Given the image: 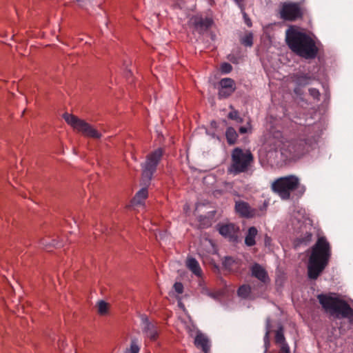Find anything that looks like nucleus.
Segmentation results:
<instances>
[{
  "label": "nucleus",
  "instance_id": "f257e3e1",
  "mask_svg": "<svg viewBox=\"0 0 353 353\" xmlns=\"http://www.w3.org/2000/svg\"><path fill=\"white\" fill-rule=\"evenodd\" d=\"M285 40L293 52L305 59H313L319 53V48L312 37L294 26L286 30Z\"/></svg>",
  "mask_w": 353,
  "mask_h": 353
},
{
  "label": "nucleus",
  "instance_id": "f03ea898",
  "mask_svg": "<svg viewBox=\"0 0 353 353\" xmlns=\"http://www.w3.org/2000/svg\"><path fill=\"white\" fill-rule=\"evenodd\" d=\"M332 254L331 245L325 236L319 237L312 246L307 263V276L316 280L328 265Z\"/></svg>",
  "mask_w": 353,
  "mask_h": 353
},
{
  "label": "nucleus",
  "instance_id": "7ed1b4c3",
  "mask_svg": "<svg viewBox=\"0 0 353 353\" xmlns=\"http://www.w3.org/2000/svg\"><path fill=\"white\" fill-rule=\"evenodd\" d=\"M317 139L315 137L307 138H296L285 140L282 142L280 151L281 155L286 159L292 160L300 158L306 153Z\"/></svg>",
  "mask_w": 353,
  "mask_h": 353
},
{
  "label": "nucleus",
  "instance_id": "20e7f679",
  "mask_svg": "<svg viewBox=\"0 0 353 353\" xmlns=\"http://www.w3.org/2000/svg\"><path fill=\"white\" fill-rule=\"evenodd\" d=\"M254 163V157L248 149L234 148L231 152V163L228 172L233 175L248 173L252 171Z\"/></svg>",
  "mask_w": 353,
  "mask_h": 353
},
{
  "label": "nucleus",
  "instance_id": "39448f33",
  "mask_svg": "<svg viewBox=\"0 0 353 353\" xmlns=\"http://www.w3.org/2000/svg\"><path fill=\"white\" fill-rule=\"evenodd\" d=\"M317 299L326 312L353 322V309L345 301L323 294H319Z\"/></svg>",
  "mask_w": 353,
  "mask_h": 353
},
{
  "label": "nucleus",
  "instance_id": "423d86ee",
  "mask_svg": "<svg viewBox=\"0 0 353 353\" xmlns=\"http://www.w3.org/2000/svg\"><path fill=\"white\" fill-rule=\"evenodd\" d=\"M164 154L163 149L159 148L149 153L145 162L141 163V184L148 186L157 170V168Z\"/></svg>",
  "mask_w": 353,
  "mask_h": 353
},
{
  "label": "nucleus",
  "instance_id": "0eeeda50",
  "mask_svg": "<svg viewBox=\"0 0 353 353\" xmlns=\"http://www.w3.org/2000/svg\"><path fill=\"white\" fill-rule=\"evenodd\" d=\"M299 179L294 175L280 177L275 180L271 185L273 192L277 193L282 199L290 198L291 192L298 188Z\"/></svg>",
  "mask_w": 353,
  "mask_h": 353
},
{
  "label": "nucleus",
  "instance_id": "6e6552de",
  "mask_svg": "<svg viewBox=\"0 0 353 353\" xmlns=\"http://www.w3.org/2000/svg\"><path fill=\"white\" fill-rule=\"evenodd\" d=\"M63 119L68 124L70 125L75 130L81 132L85 137L93 139H100L101 137V134L90 124L73 114L65 113Z\"/></svg>",
  "mask_w": 353,
  "mask_h": 353
},
{
  "label": "nucleus",
  "instance_id": "1a4fd4ad",
  "mask_svg": "<svg viewBox=\"0 0 353 353\" xmlns=\"http://www.w3.org/2000/svg\"><path fill=\"white\" fill-rule=\"evenodd\" d=\"M279 14L281 19L285 21H295L302 19L303 10L300 2H284L281 4Z\"/></svg>",
  "mask_w": 353,
  "mask_h": 353
},
{
  "label": "nucleus",
  "instance_id": "9d476101",
  "mask_svg": "<svg viewBox=\"0 0 353 353\" xmlns=\"http://www.w3.org/2000/svg\"><path fill=\"white\" fill-rule=\"evenodd\" d=\"M213 24V21L210 17H203L201 15H194L188 21L189 27L199 34L207 32Z\"/></svg>",
  "mask_w": 353,
  "mask_h": 353
},
{
  "label": "nucleus",
  "instance_id": "9b49d317",
  "mask_svg": "<svg viewBox=\"0 0 353 353\" xmlns=\"http://www.w3.org/2000/svg\"><path fill=\"white\" fill-rule=\"evenodd\" d=\"M291 79L296 85L294 92L297 95H301L303 94L301 88L310 85L316 79V77L310 73L299 72L293 74Z\"/></svg>",
  "mask_w": 353,
  "mask_h": 353
},
{
  "label": "nucleus",
  "instance_id": "f8f14e48",
  "mask_svg": "<svg viewBox=\"0 0 353 353\" xmlns=\"http://www.w3.org/2000/svg\"><path fill=\"white\" fill-rule=\"evenodd\" d=\"M142 331L151 341H156L159 336V330L155 323L150 322L147 317L142 318Z\"/></svg>",
  "mask_w": 353,
  "mask_h": 353
},
{
  "label": "nucleus",
  "instance_id": "ddd939ff",
  "mask_svg": "<svg viewBox=\"0 0 353 353\" xmlns=\"http://www.w3.org/2000/svg\"><path fill=\"white\" fill-rule=\"evenodd\" d=\"M250 272L252 276L257 279L262 284L266 285L270 283L268 272L261 265L254 263L250 267Z\"/></svg>",
  "mask_w": 353,
  "mask_h": 353
},
{
  "label": "nucleus",
  "instance_id": "4468645a",
  "mask_svg": "<svg viewBox=\"0 0 353 353\" xmlns=\"http://www.w3.org/2000/svg\"><path fill=\"white\" fill-rule=\"evenodd\" d=\"M219 233L230 241H236L238 238L239 228L233 223L222 225L219 228Z\"/></svg>",
  "mask_w": 353,
  "mask_h": 353
},
{
  "label": "nucleus",
  "instance_id": "2eb2a0df",
  "mask_svg": "<svg viewBox=\"0 0 353 353\" xmlns=\"http://www.w3.org/2000/svg\"><path fill=\"white\" fill-rule=\"evenodd\" d=\"M235 210L242 217L252 218L257 215L256 210L252 209L250 205L245 201H236L235 203Z\"/></svg>",
  "mask_w": 353,
  "mask_h": 353
},
{
  "label": "nucleus",
  "instance_id": "dca6fc26",
  "mask_svg": "<svg viewBox=\"0 0 353 353\" xmlns=\"http://www.w3.org/2000/svg\"><path fill=\"white\" fill-rule=\"evenodd\" d=\"M194 344L196 348L201 350L203 353H210L211 343L208 336L199 331L194 338Z\"/></svg>",
  "mask_w": 353,
  "mask_h": 353
},
{
  "label": "nucleus",
  "instance_id": "f3484780",
  "mask_svg": "<svg viewBox=\"0 0 353 353\" xmlns=\"http://www.w3.org/2000/svg\"><path fill=\"white\" fill-rule=\"evenodd\" d=\"M274 340L275 343L279 347V353H290V347L285 341L282 327L276 331Z\"/></svg>",
  "mask_w": 353,
  "mask_h": 353
},
{
  "label": "nucleus",
  "instance_id": "a211bd4d",
  "mask_svg": "<svg viewBox=\"0 0 353 353\" xmlns=\"http://www.w3.org/2000/svg\"><path fill=\"white\" fill-rule=\"evenodd\" d=\"M222 264L225 270L230 272H236L241 265V261L240 259L232 256H225Z\"/></svg>",
  "mask_w": 353,
  "mask_h": 353
},
{
  "label": "nucleus",
  "instance_id": "6ab92c4d",
  "mask_svg": "<svg viewBox=\"0 0 353 353\" xmlns=\"http://www.w3.org/2000/svg\"><path fill=\"white\" fill-rule=\"evenodd\" d=\"M257 234L258 230L256 227L249 228L245 237V244L248 247L254 246L256 244L255 239Z\"/></svg>",
  "mask_w": 353,
  "mask_h": 353
},
{
  "label": "nucleus",
  "instance_id": "aec40b11",
  "mask_svg": "<svg viewBox=\"0 0 353 353\" xmlns=\"http://www.w3.org/2000/svg\"><path fill=\"white\" fill-rule=\"evenodd\" d=\"M187 266L190 270L196 276H200L201 274V270L198 261L194 259L190 258L187 261Z\"/></svg>",
  "mask_w": 353,
  "mask_h": 353
},
{
  "label": "nucleus",
  "instance_id": "412c9836",
  "mask_svg": "<svg viewBox=\"0 0 353 353\" xmlns=\"http://www.w3.org/2000/svg\"><path fill=\"white\" fill-rule=\"evenodd\" d=\"M141 189L134 196L133 202L134 204H141L148 196V189L146 185Z\"/></svg>",
  "mask_w": 353,
  "mask_h": 353
},
{
  "label": "nucleus",
  "instance_id": "4be33fe9",
  "mask_svg": "<svg viewBox=\"0 0 353 353\" xmlns=\"http://www.w3.org/2000/svg\"><path fill=\"white\" fill-rule=\"evenodd\" d=\"M220 88L229 89L230 91L234 92L236 90L235 82L230 78H223L219 82Z\"/></svg>",
  "mask_w": 353,
  "mask_h": 353
},
{
  "label": "nucleus",
  "instance_id": "5701e85b",
  "mask_svg": "<svg viewBox=\"0 0 353 353\" xmlns=\"http://www.w3.org/2000/svg\"><path fill=\"white\" fill-rule=\"evenodd\" d=\"M225 137L228 144L233 145L236 143L238 134L234 128L229 127L226 130Z\"/></svg>",
  "mask_w": 353,
  "mask_h": 353
},
{
  "label": "nucleus",
  "instance_id": "b1692460",
  "mask_svg": "<svg viewBox=\"0 0 353 353\" xmlns=\"http://www.w3.org/2000/svg\"><path fill=\"white\" fill-rule=\"evenodd\" d=\"M237 293L239 296L246 299L251 293V288L248 285H243L238 289Z\"/></svg>",
  "mask_w": 353,
  "mask_h": 353
},
{
  "label": "nucleus",
  "instance_id": "393cba45",
  "mask_svg": "<svg viewBox=\"0 0 353 353\" xmlns=\"http://www.w3.org/2000/svg\"><path fill=\"white\" fill-rule=\"evenodd\" d=\"M241 44L245 46L251 47L253 45V34L252 32H248L241 39Z\"/></svg>",
  "mask_w": 353,
  "mask_h": 353
},
{
  "label": "nucleus",
  "instance_id": "a878e982",
  "mask_svg": "<svg viewBox=\"0 0 353 353\" xmlns=\"http://www.w3.org/2000/svg\"><path fill=\"white\" fill-rule=\"evenodd\" d=\"M98 313L101 315H105L108 311V304L104 301H99L97 303Z\"/></svg>",
  "mask_w": 353,
  "mask_h": 353
},
{
  "label": "nucleus",
  "instance_id": "bb28decb",
  "mask_svg": "<svg viewBox=\"0 0 353 353\" xmlns=\"http://www.w3.org/2000/svg\"><path fill=\"white\" fill-rule=\"evenodd\" d=\"M39 244L43 248L46 250L50 249L52 247L58 245V243H55L54 240H53L52 242H49L48 239L45 238L41 239L39 241Z\"/></svg>",
  "mask_w": 353,
  "mask_h": 353
},
{
  "label": "nucleus",
  "instance_id": "cd10ccee",
  "mask_svg": "<svg viewBox=\"0 0 353 353\" xmlns=\"http://www.w3.org/2000/svg\"><path fill=\"white\" fill-rule=\"evenodd\" d=\"M228 118L236 121L237 123H241L243 122V119L239 117V112L237 110H232L228 114Z\"/></svg>",
  "mask_w": 353,
  "mask_h": 353
},
{
  "label": "nucleus",
  "instance_id": "c85d7f7f",
  "mask_svg": "<svg viewBox=\"0 0 353 353\" xmlns=\"http://www.w3.org/2000/svg\"><path fill=\"white\" fill-rule=\"evenodd\" d=\"M140 350L138 341L137 339H132L131 341L130 353H139Z\"/></svg>",
  "mask_w": 353,
  "mask_h": 353
},
{
  "label": "nucleus",
  "instance_id": "c756f323",
  "mask_svg": "<svg viewBox=\"0 0 353 353\" xmlns=\"http://www.w3.org/2000/svg\"><path fill=\"white\" fill-rule=\"evenodd\" d=\"M234 92L230 91L228 89H224L222 88H219V98H227L230 97Z\"/></svg>",
  "mask_w": 353,
  "mask_h": 353
},
{
  "label": "nucleus",
  "instance_id": "7c9ffc66",
  "mask_svg": "<svg viewBox=\"0 0 353 353\" xmlns=\"http://www.w3.org/2000/svg\"><path fill=\"white\" fill-rule=\"evenodd\" d=\"M232 66L229 63H223L221 65V71L222 73L228 74L232 71Z\"/></svg>",
  "mask_w": 353,
  "mask_h": 353
},
{
  "label": "nucleus",
  "instance_id": "2f4dec72",
  "mask_svg": "<svg viewBox=\"0 0 353 353\" xmlns=\"http://www.w3.org/2000/svg\"><path fill=\"white\" fill-rule=\"evenodd\" d=\"M309 93H310V96L313 97V99L319 100L320 92L318 89L313 88H310Z\"/></svg>",
  "mask_w": 353,
  "mask_h": 353
},
{
  "label": "nucleus",
  "instance_id": "473e14b6",
  "mask_svg": "<svg viewBox=\"0 0 353 353\" xmlns=\"http://www.w3.org/2000/svg\"><path fill=\"white\" fill-rule=\"evenodd\" d=\"M173 288L178 294H181L183 291V286L181 283L176 282L174 284Z\"/></svg>",
  "mask_w": 353,
  "mask_h": 353
},
{
  "label": "nucleus",
  "instance_id": "72a5a7b5",
  "mask_svg": "<svg viewBox=\"0 0 353 353\" xmlns=\"http://www.w3.org/2000/svg\"><path fill=\"white\" fill-rule=\"evenodd\" d=\"M264 343H265V352H266L269 348L270 346V341H269V332L267 331L265 333V335L264 336Z\"/></svg>",
  "mask_w": 353,
  "mask_h": 353
},
{
  "label": "nucleus",
  "instance_id": "f704fd0d",
  "mask_svg": "<svg viewBox=\"0 0 353 353\" xmlns=\"http://www.w3.org/2000/svg\"><path fill=\"white\" fill-rule=\"evenodd\" d=\"M244 18H245V23L248 25V26L251 27L252 26L251 20L247 17V15L245 14H244Z\"/></svg>",
  "mask_w": 353,
  "mask_h": 353
},
{
  "label": "nucleus",
  "instance_id": "c9c22d12",
  "mask_svg": "<svg viewBox=\"0 0 353 353\" xmlns=\"http://www.w3.org/2000/svg\"><path fill=\"white\" fill-rule=\"evenodd\" d=\"M247 132H248V129H247L245 127L242 126V127H241V128H239V132H240L241 134H245V133H246Z\"/></svg>",
  "mask_w": 353,
  "mask_h": 353
},
{
  "label": "nucleus",
  "instance_id": "e433bc0d",
  "mask_svg": "<svg viewBox=\"0 0 353 353\" xmlns=\"http://www.w3.org/2000/svg\"><path fill=\"white\" fill-rule=\"evenodd\" d=\"M270 241V238L268 235H265V245H268Z\"/></svg>",
  "mask_w": 353,
  "mask_h": 353
},
{
  "label": "nucleus",
  "instance_id": "4c0bfd02",
  "mask_svg": "<svg viewBox=\"0 0 353 353\" xmlns=\"http://www.w3.org/2000/svg\"><path fill=\"white\" fill-rule=\"evenodd\" d=\"M266 208H267V204L265 203H264L263 206L261 207V210H265Z\"/></svg>",
  "mask_w": 353,
  "mask_h": 353
},
{
  "label": "nucleus",
  "instance_id": "58836bf2",
  "mask_svg": "<svg viewBox=\"0 0 353 353\" xmlns=\"http://www.w3.org/2000/svg\"><path fill=\"white\" fill-rule=\"evenodd\" d=\"M234 1L239 5L241 6L243 1V0H234Z\"/></svg>",
  "mask_w": 353,
  "mask_h": 353
},
{
  "label": "nucleus",
  "instance_id": "ea45409f",
  "mask_svg": "<svg viewBox=\"0 0 353 353\" xmlns=\"http://www.w3.org/2000/svg\"><path fill=\"white\" fill-rule=\"evenodd\" d=\"M77 2L81 3V5L85 3V0H76Z\"/></svg>",
  "mask_w": 353,
  "mask_h": 353
},
{
  "label": "nucleus",
  "instance_id": "a19ab883",
  "mask_svg": "<svg viewBox=\"0 0 353 353\" xmlns=\"http://www.w3.org/2000/svg\"><path fill=\"white\" fill-rule=\"evenodd\" d=\"M311 237H312V234H307V240L310 241Z\"/></svg>",
  "mask_w": 353,
  "mask_h": 353
}]
</instances>
